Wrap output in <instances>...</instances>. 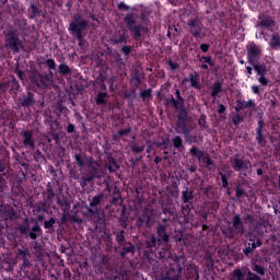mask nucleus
<instances>
[{
	"instance_id": "obj_12",
	"label": "nucleus",
	"mask_w": 280,
	"mask_h": 280,
	"mask_svg": "<svg viewBox=\"0 0 280 280\" xmlns=\"http://www.w3.org/2000/svg\"><path fill=\"white\" fill-rule=\"evenodd\" d=\"M190 154L192 156H196L197 159H202V152L200 150H198V148H196V147H192L190 149Z\"/></svg>"
},
{
	"instance_id": "obj_32",
	"label": "nucleus",
	"mask_w": 280,
	"mask_h": 280,
	"mask_svg": "<svg viewBox=\"0 0 280 280\" xmlns=\"http://www.w3.org/2000/svg\"><path fill=\"white\" fill-rule=\"evenodd\" d=\"M222 185H223V187L229 186V180H226V176H224V175H222Z\"/></svg>"
},
{
	"instance_id": "obj_11",
	"label": "nucleus",
	"mask_w": 280,
	"mask_h": 280,
	"mask_svg": "<svg viewBox=\"0 0 280 280\" xmlns=\"http://www.w3.org/2000/svg\"><path fill=\"white\" fill-rule=\"evenodd\" d=\"M220 91H222V85L220 83H214L212 86V97H215Z\"/></svg>"
},
{
	"instance_id": "obj_4",
	"label": "nucleus",
	"mask_w": 280,
	"mask_h": 280,
	"mask_svg": "<svg viewBox=\"0 0 280 280\" xmlns=\"http://www.w3.org/2000/svg\"><path fill=\"white\" fill-rule=\"evenodd\" d=\"M5 45L7 47H9V49H12V51H19L21 47V40H19V38L16 37H12L7 40Z\"/></svg>"
},
{
	"instance_id": "obj_20",
	"label": "nucleus",
	"mask_w": 280,
	"mask_h": 280,
	"mask_svg": "<svg viewBox=\"0 0 280 280\" xmlns=\"http://www.w3.org/2000/svg\"><path fill=\"white\" fill-rule=\"evenodd\" d=\"M45 229H51L54 224H56V221L54 219H50L49 221H45Z\"/></svg>"
},
{
	"instance_id": "obj_14",
	"label": "nucleus",
	"mask_w": 280,
	"mask_h": 280,
	"mask_svg": "<svg viewBox=\"0 0 280 280\" xmlns=\"http://www.w3.org/2000/svg\"><path fill=\"white\" fill-rule=\"evenodd\" d=\"M42 82H43L44 86H49L52 84L54 81L51 80V78L49 75H44V77H42Z\"/></svg>"
},
{
	"instance_id": "obj_10",
	"label": "nucleus",
	"mask_w": 280,
	"mask_h": 280,
	"mask_svg": "<svg viewBox=\"0 0 280 280\" xmlns=\"http://www.w3.org/2000/svg\"><path fill=\"white\" fill-rule=\"evenodd\" d=\"M270 45H271V47H275V48L280 47V36L273 35L271 37Z\"/></svg>"
},
{
	"instance_id": "obj_39",
	"label": "nucleus",
	"mask_w": 280,
	"mask_h": 280,
	"mask_svg": "<svg viewBox=\"0 0 280 280\" xmlns=\"http://www.w3.org/2000/svg\"><path fill=\"white\" fill-rule=\"evenodd\" d=\"M175 95H176L177 100H183V98H180V90H176Z\"/></svg>"
},
{
	"instance_id": "obj_37",
	"label": "nucleus",
	"mask_w": 280,
	"mask_h": 280,
	"mask_svg": "<svg viewBox=\"0 0 280 280\" xmlns=\"http://www.w3.org/2000/svg\"><path fill=\"white\" fill-rule=\"evenodd\" d=\"M32 231L36 233V232L40 231V226H38V224H35V226L33 228Z\"/></svg>"
},
{
	"instance_id": "obj_13",
	"label": "nucleus",
	"mask_w": 280,
	"mask_h": 280,
	"mask_svg": "<svg viewBox=\"0 0 280 280\" xmlns=\"http://www.w3.org/2000/svg\"><path fill=\"white\" fill-rule=\"evenodd\" d=\"M272 25H275V21H272V20H261L260 21L261 27H272Z\"/></svg>"
},
{
	"instance_id": "obj_46",
	"label": "nucleus",
	"mask_w": 280,
	"mask_h": 280,
	"mask_svg": "<svg viewBox=\"0 0 280 280\" xmlns=\"http://www.w3.org/2000/svg\"><path fill=\"white\" fill-rule=\"evenodd\" d=\"M207 165H211V160L209 158H206Z\"/></svg>"
},
{
	"instance_id": "obj_22",
	"label": "nucleus",
	"mask_w": 280,
	"mask_h": 280,
	"mask_svg": "<svg viewBox=\"0 0 280 280\" xmlns=\"http://www.w3.org/2000/svg\"><path fill=\"white\" fill-rule=\"evenodd\" d=\"M203 62H207L210 67H213V60H211V57H202Z\"/></svg>"
},
{
	"instance_id": "obj_44",
	"label": "nucleus",
	"mask_w": 280,
	"mask_h": 280,
	"mask_svg": "<svg viewBox=\"0 0 280 280\" xmlns=\"http://www.w3.org/2000/svg\"><path fill=\"white\" fill-rule=\"evenodd\" d=\"M126 21H128V23H131V22H132V16L128 15V16L126 18Z\"/></svg>"
},
{
	"instance_id": "obj_15",
	"label": "nucleus",
	"mask_w": 280,
	"mask_h": 280,
	"mask_svg": "<svg viewBox=\"0 0 280 280\" xmlns=\"http://www.w3.org/2000/svg\"><path fill=\"white\" fill-rule=\"evenodd\" d=\"M233 167L236 170H242L244 167V162L242 160L235 159L233 161Z\"/></svg>"
},
{
	"instance_id": "obj_19",
	"label": "nucleus",
	"mask_w": 280,
	"mask_h": 280,
	"mask_svg": "<svg viewBox=\"0 0 280 280\" xmlns=\"http://www.w3.org/2000/svg\"><path fill=\"white\" fill-rule=\"evenodd\" d=\"M255 71H257L258 75L261 74L262 71H266V66H254Z\"/></svg>"
},
{
	"instance_id": "obj_5",
	"label": "nucleus",
	"mask_w": 280,
	"mask_h": 280,
	"mask_svg": "<svg viewBox=\"0 0 280 280\" xmlns=\"http://www.w3.org/2000/svg\"><path fill=\"white\" fill-rule=\"evenodd\" d=\"M23 137H24L23 144L26 148H32L34 145V140L32 139V132L23 131Z\"/></svg>"
},
{
	"instance_id": "obj_38",
	"label": "nucleus",
	"mask_w": 280,
	"mask_h": 280,
	"mask_svg": "<svg viewBox=\"0 0 280 280\" xmlns=\"http://www.w3.org/2000/svg\"><path fill=\"white\" fill-rule=\"evenodd\" d=\"M253 249L250 248V245L244 249L245 255H248Z\"/></svg>"
},
{
	"instance_id": "obj_52",
	"label": "nucleus",
	"mask_w": 280,
	"mask_h": 280,
	"mask_svg": "<svg viewBox=\"0 0 280 280\" xmlns=\"http://www.w3.org/2000/svg\"><path fill=\"white\" fill-rule=\"evenodd\" d=\"M126 132H128V131L121 130V131H119V135H126Z\"/></svg>"
},
{
	"instance_id": "obj_43",
	"label": "nucleus",
	"mask_w": 280,
	"mask_h": 280,
	"mask_svg": "<svg viewBox=\"0 0 280 280\" xmlns=\"http://www.w3.org/2000/svg\"><path fill=\"white\" fill-rule=\"evenodd\" d=\"M73 130H74L73 125H69V126H68V132H73Z\"/></svg>"
},
{
	"instance_id": "obj_42",
	"label": "nucleus",
	"mask_w": 280,
	"mask_h": 280,
	"mask_svg": "<svg viewBox=\"0 0 280 280\" xmlns=\"http://www.w3.org/2000/svg\"><path fill=\"white\" fill-rule=\"evenodd\" d=\"M246 70H247V73H248L249 75H253V68L247 67Z\"/></svg>"
},
{
	"instance_id": "obj_28",
	"label": "nucleus",
	"mask_w": 280,
	"mask_h": 280,
	"mask_svg": "<svg viewBox=\"0 0 280 280\" xmlns=\"http://www.w3.org/2000/svg\"><path fill=\"white\" fill-rule=\"evenodd\" d=\"M149 247L156 246V237L152 236L151 241L148 243Z\"/></svg>"
},
{
	"instance_id": "obj_27",
	"label": "nucleus",
	"mask_w": 280,
	"mask_h": 280,
	"mask_svg": "<svg viewBox=\"0 0 280 280\" xmlns=\"http://www.w3.org/2000/svg\"><path fill=\"white\" fill-rule=\"evenodd\" d=\"M259 82L260 84H262V86H266L268 84V79H266V77L264 75H260Z\"/></svg>"
},
{
	"instance_id": "obj_49",
	"label": "nucleus",
	"mask_w": 280,
	"mask_h": 280,
	"mask_svg": "<svg viewBox=\"0 0 280 280\" xmlns=\"http://www.w3.org/2000/svg\"><path fill=\"white\" fill-rule=\"evenodd\" d=\"M201 69H209V66L202 65V66H201Z\"/></svg>"
},
{
	"instance_id": "obj_34",
	"label": "nucleus",
	"mask_w": 280,
	"mask_h": 280,
	"mask_svg": "<svg viewBox=\"0 0 280 280\" xmlns=\"http://www.w3.org/2000/svg\"><path fill=\"white\" fill-rule=\"evenodd\" d=\"M30 237H31V240H36V237H38V235H36V232H34L32 230V232L30 233Z\"/></svg>"
},
{
	"instance_id": "obj_8",
	"label": "nucleus",
	"mask_w": 280,
	"mask_h": 280,
	"mask_svg": "<svg viewBox=\"0 0 280 280\" xmlns=\"http://www.w3.org/2000/svg\"><path fill=\"white\" fill-rule=\"evenodd\" d=\"M59 71L62 75H69L71 73V69L65 63L59 65Z\"/></svg>"
},
{
	"instance_id": "obj_55",
	"label": "nucleus",
	"mask_w": 280,
	"mask_h": 280,
	"mask_svg": "<svg viewBox=\"0 0 280 280\" xmlns=\"http://www.w3.org/2000/svg\"><path fill=\"white\" fill-rule=\"evenodd\" d=\"M257 174H261V170H258V171H257Z\"/></svg>"
},
{
	"instance_id": "obj_35",
	"label": "nucleus",
	"mask_w": 280,
	"mask_h": 280,
	"mask_svg": "<svg viewBox=\"0 0 280 280\" xmlns=\"http://www.w3.org/2000/svg\"><path fill=\"white\" fill-rule=\"evenodd\" d=\"M249 246L253 250H255V248H257V244L255 243V241H253L252 243H249Z\"/></svg>"
},
{
	"instance_id": "obj_3",
	"label": "nucleus",
	"mask_w": 280,
	"mask_h": 280,
	"mask_svg": "<svg viewBox=\"0 0 280 280\" xmlns=\"http://www.w3.org/2000/svg\"><path fill=\"white\" fill-rule=\"evenodd\" d=\"M246 275H248L247 278ZM233 280H260V278L259 276L252 275L250 271L244 273L242 270L237 269L233 271Z\"/></svg>"
},
{
	"instance_id": "obj_56",
	"label": "nucleus",
	"mask_w": 280,
	"mask_h": 280,
	"mask_svg": "<svg viewBox=\"0 0 280 280\" xmlns=\"http://www.w3.org/2000/svg\"><path fill=\"white\" fill-rule=\"evenodd\" d=\"M189 25H194V22H190Z\"/></svg>"
},
{
	"instance_id": "obj_26",
	"label": "nucleus",
	"mask_w": 280,
	"mask_h": 280,
	"mask_svg": "<svg viewBox=\"0 0 280 280\" xmlns=\"http://www.w3.org/2000/svg\"><path fill=\"white\" fill-rule=\"evenodd\" d=\"M150 95H152L151 90H144L143 92H141V97H150Z\"/></svg>"
},
{
	"instance_id": "obj_23",
	"label": "nucleus",
	"mask_w": 280,
	"mask_h": 280,
	"mask_svg": "<svg viewBox=\"0 0 280 280\" xmlns=\"http://www.w3.org/2000/svg\"><path fill=\"white\" fill-rule=\"evenodd\" d=\"M254 270L255 272H258V275H265L264 267L261 266H255Z\"/></svg>"
},
{
	"instance_id": "obj_1",
	"label": "nucleus",
	"mask_w": 280,
	"mask_h": 280,
	"mask_svg": "<svg viewBox=\"0 0 280 280\" xmlns=\"http://www.w3.org/2000/svg\"><path fill=\"white\" fill-rule=\"evenodd\" d=\"M71 34H75L79 40H82V32L86 30V21L80 18H74V22L70 23Z\"/></svg>"
},
{
	"instance_id": "obj_25",
	"label": "nucleus",
	"mask_w": 280,
	"mask_h": 280,
	"mask_svg": "<svg viewBox=\"0 0 280 280\" xmlns=\"http://www.w3.org/2000/svg\"><path fill=\"white\" fill-rule=\"evenodd\" d=\"M118 8H119V10H125V11L130 10V7H128V4H126L124 2H120L118 4Z\"/></svg>"
},
{
	"instance_id": "obj_7",
	"label": "nucleus",
	"mask_w": 280,
	"mask_h": 280,
	"mask_svg": "<svg viewBox=\"0 0 280 280\" xmlns=\"http://www.w3.org/2000/svg\"><path fill=\"white\" fill-rule=\"evenodd\" d=\"M102 198H104V195H96L94 198H92L90 207H97V205L102 202Z\"/></svg>"
},
{
	"instance_id": "obj_29",
	"label": "nucleus",
	"mask_w": 280,
	"mask_h": 280,
	"mask_svg": "<svg viewBox=\"0 0 280 280\" xmlns=\"http://www.w3.org/2000/svg\"><path fill=\"white\" fill-rule=\"evenodd\" d=\"M132 150L139 154L140 152H143L144 148L143 147H133Z\"/></svg>"
},
{
	"instance_id": "obj_54",
	"label": "nucleus",
	"mask_w": 280,
	"mask_h": 280,
	"mask_svg": "<svg viewBox=\"0 0 280 280\" xmlns=\"http://www.w3.org/2000/svg\"><path fill=\"white\" fill-rule=\"evenodd\" d=\"M199 34H200V33L196 32V33H195V36H199Z\"/></svg>"
},
{
	"instance_id": "obj_16",
	"label": "nucleus",
	"mask_w": 280,
	"mask_h": 280,
	"mask_svg": "<svg viewBox=\"0 0 280 280\" xmlns=\"http://www.w3.org/2000/svg\"><path fill=\"white\" fill-rule=\"evenodd\" d=\"M104 100H106V93L104 92H100L97 97H96V102L98 104H104Z\"/></svg>"
},
{
	"instance_id": "obj_30",
	"label": "nucleus",
	"mask_w": 280,
	"mask_h": 280,
	"mask_svg": "<svg viewBox=\"0 0 280 280\" xmlns=\"http://www.w3.org/2000/svg\"><path fill=\"white\" fill-rule=\"evenodd\" d=\"M200 49H201V51L207 52V51H209V45L201 44Z\"/></svg>"
},
{
	"instance_id": "obj_9",
	"label": "nucleus",
	"mask_w": 280,
	"mask_h": 280,
	"mask_svg": "<svg viewBox=\"0 0 280 280\" xmlns=\"http://www.w3.org/2000/svg\"><path fill=\"white\" fill-rule=\"evenodd\" d=\"M233 226L234 229H236L237 231H242V221L240 220V215H235L233 218Z\"/></svg>"
},
{
	"instance_id": "obj_47",
	"label": "nucleus",
	"mask_w": 280,
	"mask_h": 280,
	"mask_svg": "<svg viewBox=\"0 0 280 280\" xmlns=\"http://www.w3.org/2000/svg\"><path fill=\"white\" fill-rule=\"evenodd\" d=\"M259 246H261V241H260V240H258V241L256 242V247H259Z\"/></svg>"
},
{
	"instance_id": "obj_51",
	"label": "nucleus",
	"mask_w": 280,
	"mask_h": 280,
	"mask_svg": "<svg viewBox=\"0 0 280 280\" xmlns=\"http://www.w3.org/2000/svg\"><path fill=\"white\" fill-rule=\"evenodd\" d=\"M19 77L21 80H23V73L22 72H19Z\"/></svg>"
},
{
	"instance_id": "obj_45",
	"label": "nucleus",
	"mask_w": 280,
	"mask_h": 280,
	"mask_svg": "<svg viewBox=\"0 0 280 280\" xmlns=\"http://www.w3.org/2000/svg\"><path fill=\"white\" fill-rule=\"evenodd\" d=\"M170 67L172 68V69H176V63H172V62H170Z\"/></svg>"
},
{
	"instance_id": "obj_57",
	"label": "nucleus",
	"mask_w": 280,
	"mask_h": 280,
	"mask_svg": "<svg viewBox=\"0 0 280 280\" xmlns=\"http://www.w3.org/2000/svg\"><path fill=\"white\" fill-rule=\"evenodd\" d=\"M241 65H244V61H243V60L241 61Z\"/></svg>"
},
{
	"instance_id": "obj_24",
	"label": "nucleus",
	"mask_w": 280,
	"mask_h": 280,
	"mask_svg": "<svg viewBox=\"0 0 280 280\" xmlns=\"http://www.w3.org/2000/svg\"><path fill=\"white\" fill-rule=\"evenodd\" d=\"M32 105V97L28 96L27 98H25L23 102H22V106H30Z\"/></svg>"
},
{
	"instance_id": "obj_18",
	"label": "nucleus",
	"mask_w": 280,
	"mask_h": 280,
	"mask_svg": "<svg viewBox=\"0 0 280 280\" xmlns=\"http://www.w3.org/2000/svg\"><path fill=\"white\" fill-rule=\"evenodd\" d=\"M46 65L49 69H56V61H54V59H48Z\"/></svg>"
},
{
	"instance_id": "obj_53",
	"label": "nucleus",
	"mask_w": 280,
	"mask_h": 280,
	"mask_svg": "<svg viewBox=\"0 0 280 280\" xmlns=\"http://www.w3.org/2000/svg\"><path fill=\"white\" fill-rule=\"evenodd\" d=\"M154 161H155V163H160L161 160L159 158H155Z\"/></svg>"
},
{
	"instance_id": "obj_58",
	"label": "nucleus",
	"mask_w": 280,
	"mask_h": 280,
	"mask_svg": "<svg viewBox=\"0 0 280 280\" xmlns=\"http://www.w3.org/2000/svg\"><path fill=\"white\" fill-rule=\"evenodd\" d=\"M109 170H113V167H112V166H109Z\"/></svg>"
},
{
	"instance_id": "obj_2",
	"label": "nucleus",
	"mask_w": 280,
	"mask_h": 280,
	"mask_svg": "<svg viewBox=\"0 0 280 280\" xmlns=\"http://www.w3.org/2000/svg\"><path fill=\"white\" fill-rule=\"evenodd\" d=\"M246 49L247 58L252 63L256 61L259 56H261V47L257 46L255 43L247 44Z\"/></svg>"
},
{
	"instance_id": "obj_36",
	"label": "nucleus",
	"mask_w": 280,
	"mask_h": 280,
	"mask_svg": "<svg viewBox=\"0 0 280 280\" xmlns=\"http://www.w3.org/2000/svg\"><path fill=\"white\" fill-rule=\"evenodd\" d=\"M218 110L219 113H224V110H226V107H224V105H220Z\"/></svg>"
},
{
	"instance_id": "obj_33",
	"label": "nucleus",
	"mask_w": 280,
	"mask_h": 280,
	"mask_svg": "<svg viewBox=\"0 0 280 280\" xmlns=\"http://www.w3.org/2000/svg\"><path fill=\"white\" fill-rule=\"evenodd\" d=\"M74 159H75L78 165L82 166V160L80 159V155H74Z\"/></svg>"
},
{
	"instance_id": "obj_21",
	"label": "nucleus",
	"mask_w": 280,
	"mask_h": 280,
	"mask_svg": "<svg viewBox=\"0 0 280 280\" xmlns=\"http://www.w3.org/2000/svg\"><path fill=\"white\" fill-rule=\"evenodd\" d=\"M190 84H191V86H194L195 89H198V79H196V77H191V78H190Z\"/></svg>"
},
{
	"instance_id": "obj_40",
	"label": "nucleus",
	"mask_w": 280,
	"mask_h": 280,
	"mask_svg": "<svg viewBox=\"0 0 280 280\" xmlns=\"http://www.w3.org/2000/svg\"><path fill=\"white\" fill-rule=\"evenodd\" d=\"M243 106H245L246 108H248V106H253V101H249V102L243 104Z\"/></svg>"
},
{
	"instance_id": "obj_50",
	"label": "nucleus",
	"mask_w": 280,
	"mask_h": 280,
	"mask_svg": "<svg viewBox=\"0 0 280 280\" xmlns=\"http://www.w3.org/2000/svg\"><path fill=\"white\" fill-rule=\"evenodd\" d=\"M126 54H130V48H125Z\"/></svg>"
},
{
	"instance_id": "obj_41",
	"label": "nucleus",
	"mask_w": 280,
	"mask_h": 280,
	"mask_svg": "<svg viewBox=\"0 0 280 280\" xmlns=\"http://www.w3.org/2000/svg\"><path fill=\"white\" fill-rule=\"evenodd\" d=\"M258 142L261 143V129H258Z\"/></svg>"
},
{
	"instance_id": "obj_31",
	"label": "nucleus",
	"mask_w": 280,
	"mask_h": 280,
	"mask_svg": "<svg viewBox=\"0 0 280 280\" xmlns=\"http://www.w3.org/2000/svg\"><path fill=\"white\" fill-rule=\"evenodd\" d=\"M252 91H253V93H255V95H259V86L253 85Z\"/></svg>"
},
{
	"instance_id": "obj_6",
	"label": "nucleus",
	"mask_w": 280,
	"mask_h": 280,
	"mask_svg": "<svg viewBox=\"0 0 280 280\" xmlns=\"http://www.w3.org/2000/svg\"><path fill=\"white\" fill-rule=\"evenodd\" d=\"M158 235L162 242H170V236L165 233V228L163 225L158 228Z\"/></svg>"
},
{
	"instance_id": "obj_17",
	"label": "nucleus",
	"mask_w": 280,
	"mask_h": 280,
	"mask_svg": "<svg viewBox=\"0 0 280 280\" xmlns=\"http://www.w3.org/2000/svg\"><path fill=\"white\" fill-rule=\"evenodd\" d=\"M173 143H174V147H175V148H180V145H183V139H180V137H176V138L173 140Z\"/></svg>"
},
{
	"instance_id": "obj_48",
	"label": "nucleus",
	"mask_w": 280,
	"mask_h": 280,
	"mask_svg": "<svg viewBox=\"0 0 280 280\" xmlns=\"http://www.w3.org/2000/svg\"><path fill=\"white\" fill-rule=\"evenodd\" d=\"M236 196H242V190L237 189L236 190Z\"/></svg>"
}]
</instances>
